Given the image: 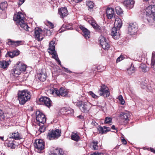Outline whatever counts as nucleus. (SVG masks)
Here are the masks:
<instances>
[{
    "label": "nucleus",
    "instance_id": "052dcab7",
    "mask_svg": "<svg viewBox=\"0 0 155 155\" xmlns=\"http://www.w3.org/2000/svg\"><path fill=\"white\" fill-rule=\"evenodd\" d=\"M107 129H105L106 132L110 130V129L109 127H107Z\"/></svg>",
    "mask_w": 155,
    "mask_h": 155
},
{
    "label": "nucleus",
    "instance_id": "79ce46f5",
    "mask_svg": "<svg viewBox=\"0 0 155 155\" xmlns=\"http://www.w3.org/2000/svg\"><path fill=\"white\" fill-rule=\"evenodd\" d=\"M115 8L116 12L118 15H120L123 13V11L120 7L117 6Z\"/></svg>",
    "mask_w": 155,
    "mask_h": 155
},
{
    "label": "nucleus",
    "instance_id": "f03ea898",
    "mask_svg": "<svg viewBox=\"0 0 155 155\" xmlns=\"http://www.w3.org/2000/svg\"><path fill=\"white\" fill-rule=\"evenodd\" d=\"M13 19L16 21V25L18 27H21L22 29L26 31L29 32L30 29L27 24L25 23V15L21 12H18L16 15H15Z\"/></svg>",
    "mask_w": 155,
    "mask_h": 155
},
{
    "label": "nucleus",
    "instance_id": "8fccbe9b",
    "mask_svg": "<svg viewBox=\"0 0 155 155\" xmlns=\"http://www.w3.org/2000/svg\"><path fill=\"white\" fill-rule=\"evenodd\" d=\"M61 66L62 67V69H64V71L65 72H68V73H72V72L71 71H70V70H69L68 68H66L62 66Z\"/></svg>",
    "mask_w": 155,
    "mask_h": 155
},
{
    "label": "nucleus",
    "instance_id": "6ab92c4d",
    "mask_svg": "<svg viewBox=\"0 0 155 155\" xmlns=\"http://www.w3.org/2000/svg\"><path fill=\"white\" fill-rule=\"evenodd\" d=\"M107 16L109 19H111L114 16V9L112 8H108L106 10Z\"/></svg>",
    "mask_w": 155,
    "mask_h": 155
},
{
    "label": "nucleus",
    "instance_id": "f257e3e1",
    "mask_svg": "<svg viewBox=\"0 0 155 155\" xmlns=\"http://www.w3.org/2000/svg\"><path fill=\"white\" fill-rule=\"evenodd\" d=\"M144 22L150 25L154 23L155 21V5L146 8L142 14Z\"/></svg>",
    "mask_w": 155,
    "mask_h": 155
},
{
    "label": "nucleus",
    "instance_id": "f8f14e48",
    "mask_svg": "<svg viewBox=\"0 0 155 155\" xmlns=\"http://www.w3.org/2000/svg\"><path fill=\"white\" fill-rule=\"evenodd\" d=\"M99 93L101 96L105 95L107 97L110 95V92L108 91V88L105 86L101 87V89L99 91Z\"/></svg>",
    "mask_w": 155,
    "mask_h": 155
},
{
    "label": "nucleus",
    "instance_id": "cd10ccee",
    "mask_svg": "<svg viewBox=\"0 0 155 155\" xmlns=\"http://www.w3.org/2000/svg\"><path fill=\"white\" fill-rule=\"evenodd\" d=\"M119 29H117V28L115 27H114L112 29L111 35L113 36L119 35Z\"/></svg>",
    "mask_w": 155,
    "mask_h": 155
},
{
    "label": "nucleus",
    "instance_id": "c03bdc74",
    "mask_svg": "<svg viewBox=\"0 0 155 155\" xmlns=\"http://www.w3.org/2000/svg\"><path fill=\"white\" fill-rule=\"evenodd\" d=\"M40 126V127L39 128V130L41 132H44L46 130V127L45 126H44L43 124H38Z\"/></svg>",
    "mask_w": 155,
    "mask_h": 155
},
{
    "label": "nucleus",
    "instance_id": "4c0bfd02",
    "mask_svg": "<svg viewBox=\"0 0 155 155\" xmlns=\"http://www.w3.org/2000/svg\"><path fill=\"white\" fill-rule=\"evenodd\" d=\"M9 64L8 62L5 61H3L0 62V67L3 69L7 68Z\"/></svg>",
    "mask_w": 155,
    "mask_h": 155
},
{
    "label": "nucleus",
    "instance_id": "e2e57ef3",
    "mask_svg": "<svg viewBox=\"0 0 155 155\" xmlns=\"http://www.w3.org/2000/svg\"><path fill=\"white\" fill-rule=\"evenodd\" d=\"M4 137L3 136L1 137L0 136V140H1L2 141H4Z\"/></svg>",
    "mask_w": 155,
    "mask_h": 155
},
{
    "label": "nucleus",
    "instance_id": "4468645a",
    "mask_svg": "<svg viewBox=\"0 0 155 155\" xmlns=\"http://www.w3.org/2000/svg\"><path fill=\"white\" fill-rule=\"evenodd\" d=\"M68 10L65 8L62 7L58 9V13L60 16V17L63 18L64 17L68 15Z\"/></svg>",
    "mask_w": 155,
    "mask_h": 155
},
{
    "label": "nucleus",
    "instance_id": "680f3d73",
    "mask_svg": "<svg viewBox=\"0 0 155 155\" xmlns=\"http://www.w3.org/2000/svg\"><path fill=\"white\" fill-rule=\"evenodd\" d=\"M76 3H78L79 2L81 1L82 0H72Z\"/></svg>",
    "mask_w": 155,
    "mask_h": 155
},
{
    "label": "nucleus",
    "instance_id": "a19ab883",
    "mask_svg": "<svg viewBox=\"0 0 155 155\" xmlns=\"http://www.w3.org/2000/svg\"><path fill=\"white\" fill-rule=\"evenodd\" d=\"M7 6V4L6 2H4L0 3V9L3 10L6 8Z\"/></svg>",
    "mask_w": 155,
    "mask_h": 155
},
{
    "label": "nucleus",
    "instance_id": "a211bd4d",
    "mask_svg": "<svg viewBox=\"0 0 155 155\" xmlns=\"http://www.w3.org/2000/svg\"><path fill=\"white\" fill-rule=\"evenodd\" d=\"M80 28L82 31L84 37L86 38H90V31L82 25L80 26Z\"/></svg>",
    "mask_w": 155,
    "mask_h": 155
},
{
    "label": "nucleus",
    "instance_id": "6e6d98bb",
    "mask_svg": "<svg viewBox=\"0 0 155 155\" xmlns=\"http://www.w3.org/2000/svg\"><path fill=\"white\" fill-rule=\"evenodd\" d=\"M0 117H2V118L4 117V113L3 111L1 109H0Z\"/></svg>",
    "mask_w": 155,
    "mask_h": 155
},
{
    "label": "nucleus",
    "instance_id": "423d86ee",
    "mask_svg": "<svg viewBox=\"0 0 155 155\" xmlns=\"http://www.w3.org/2000/svg\"><path fill=\"white\" fill-rule=\"evenodd\" d=\"M35 150L39 153H41V151L45 148V143L41 139L36 140L34 143Z\"/></svg>",
    "mask_w": 155,
    "mask_h": 155
},
{
    "label": "nucleus",
    "instance_id": "37998d69",
    "mask_svg": "<svg viewBox=\"0 0 155 155\" xmlns=\"http://www.w3.org/2000/svg\"><path fill=\"white\" fill-rule=\"evenodd\" d=\"M104 123L105 124H111L112 123V118L110 117H106L105 119Z\"/></svg>",
    "mask_w": 155,
    "mask_h": 155
},
{
    "label": "nucleus",
    "instance_id": "4be33fe9",
    "mask_svg": "<svg viewBox=\"0 0 155 155\" xmlns=\"http://www.w3.org/2000/svg\"><path fill=\"white\" fill-rule=\"evenodd\" d=\"M122 22L120 18L118 16L115 18L114 25L118 28H120L122 26Z\"/></svg>",
    "mask_w": 155,
    "mask_h": 155
},
{
    "label": "nucleus",
    "instance_id": "4d7b16f0",
    "mask_svg": "<svg viewBox=\"0 0 155 155\" xmlns=\"http://www.w3.org/2000/svg\"><path fill=\"white\" fill-rule=\"evenodd\" d=\"M48 24L50 26V27L51 28H53L54 27V25L52 23L48 21Z\"/></svg>",
    "mask_w": 155,
    "mask_h": 155
},
{
    "label": "nucleus",
    "instance_id": "c9c22d12",
    "mask_svg": "<svg viewBox=\"0 0 155 155\" xmlns=\"http://www.w3.org/2000/svg\"><path fill=\"white\" fill-rule=\"evenodd\" d=\"M98 142L96 141H92L90 144V147L94 150H96L98 149Z\"/></svg>",
    "mask_w": 155,
    "mask_h": 155
},
{
    "label": "nucleus",
    "instance_id": "f3484780",
    "mask_svg": "<svg viewBox=\"0 0 155 155\" xmlns=\"http://www.w3.org/2000/svg\"><path fill=\"white\" fill-rule=\"evenodd\" d=\"M10 135L11 136L10 138H12L15 140H18L22 138L21 134L16 131L10 133Z\"/></svg>",
    "mask_w": 155,
    "mask_h": 155
},
{
    "label": "nucleus",
    "instance_id": "de8ad7c7",
    "mask_svg": "<svg viewBox=\"0 0 155 155\" xmlns=\"http://www.w3.org/2000/svg\"><path fill=\"white\" fill-rule=\"evenodd\" d=\"M15 56L12 51L8 52L5 55V57H9L11 58H13Z\"/></svg>",
    "mask_w": 155,
    "mask_h": 155
},
{
    "label": "nucleus",
    "instance_id": "7c9ffc66",
    "mask_svg": "<svg viewBox=\"0 0 155 155\" xmlns=\"http://www.w3.org/2000/svg\"><path fill=\"white\" fill-rule=\"evenodd\" d=\"M71 138L72 140L76 141H78L80 140V137L78 133H72L71 135Z\"/></svg>",
    "mask_w": 155,
    "mask_h": 155
},
{
    "label": "nucleus",
    "instance_id": "ddd939ff",
    "mask_svg": "<svg viewBox=\"0 0 155 155\" xmlns=\"http://www.w3.org/2000/svg\"><path fill=\"white\" fill-rule=\"evenodd\" d=\"M22 41H14L10 39H8V40L7 43L9 45H12L13 47H17L22 44Z\"/></svg>",
    "mask_w": 155,
    "mask_h": 155
},
{
    "label": "nucleus",
    "instance_id": "b1692460",
    "mask_svg": "<svg viewBox=\"0 0 155 155\" xmlns=\"http://www.w3.org/2000/svg\"><path fill=\"white\" fill-rule=\"evenodd\" d=\"M48 52L52 55V58L54 59L58 62V64L61 66V61L59 60L58 57L57 53L55 51V50L54 51V52H51V51H49Z\"/></svg>",
    "mask_w": 155,
    "mask_h": 155
},
{
    "label": "nucleus",
    "instance_id": "ea45409f",
    "mask_svg": "<svg viewBox=\"0 0 155 155\" xmlns=\"http://www.w3.org/2000/svg\"><path fill=\"white\" fill-rule=\"evenodd\" d=\"M107 129V127L104 126L103 127H100L98 129V130L99 133L102 134H104L106 133L105 129Z\"/></svg>",
    "mask_w": 155,
    "mask_h": 155
},
{
    "label": "nucleus",
    "instance_id": "5701e85b",
    "mask_svg": "<svg viewBox=\"0 0 155 155\" xmlns=\"http://www.w3.org/2000/svg\"><path fill=\"white\" fill-rule=\"evenodd\" d=\"M15 141H9L8 140H5V143L8 147L12 149H14L15 148L16 145L15 143Z\"/></svg>",
    "mask_w": 155,
    "mask_h": 155
},
{
    "label": "nucleus",
    "instance_id": "39448f33",
    "mask_svg": "<svg viewBox=\"0 0 155 155\" xmlns=\"http://www.w3.org/2000/svg\"><path fill=\"white\" fill-rule=\"evenodd\" d=\"M61 130L56 129L49 130L47 135V138L50 140H56L61 136Z\"/></svg>",
    "mask_w": 155,
    "mask_h": 155
},
{
    "label": "nucleus",
    "instance_id": "5fc2aeb1",
    "mask_svg": "<svg viewBox=\"0 0 155 155\" xmlns=\"http://www.w3.org/2000/svg\"><path fill=\"white\" fill-rule=\"evenodd\" d=\"M25 0H20L18 2V4L20 6L21 5L25 2Z\"/></svg>",
    "mask_w": 155,
    "mask_h": 155
},
{
    "label": "nucleus",
    "instance_id": "a18cd8bd",
    "mask_svg": "<svg viewBox=\"0 0 155 155\" xmlns=\"http://www.w3.org/2000/svg\"><path fill=\"white\" fill-rule=\"evenodd\" d=\"M117 99L119 100L121 104L123 105L124 104L125 102V101L122 95H119Z\"/></svg>",
    "mask_w": 155,
    "mask_h": 155
},
{
    "label": "nucleus",
    "instance_id": "dca6fc26",
    "mask_svg": "<svg viewBox=\"0 0 155 155\" xmlns=\"http://www.w3.org/2000/svg\"><path fill=\"white\" fill-rule=\"evenodd\" d=\"M89 22L95 30L97 31H100L101 27L95 22L94 20L92 19L90 21L89 20Z\"/></svg>",
    "mask_w": 155,
    "mask_h": 155
},
{
    "label": "nucleus",
    "instance_id": "20e7f679",
    "mask_svg": "<svg viewBox=\"0 0 155 155\" xmlns=\"http://www.w3.org/2000/svg\"><path fill=\"white\" fill-rule=\"evenodd\" d=\"M76 105L82 112L85 113H88L91 107V104L87 101H80L77 102Z\"/></svg>",
    "mask_w": 155,
    "mask_h": 155
},
{
    "label": "nucleus",
    "instance_id": "69168bd1",
    "mask_svg": "<svg viewBox=\"0 0 155 155\" xmlns=\"http://www.w3.org/2000/svg\"><path fill=\"white\" fill-rule=\"evenodd\" d=\"M78 117L81 119H83L84 118L83 116L82 115H79Z\"/></svg>",
    "mask_w": 155,
    "mask_h": 155
},
{
    "label": "nucleus",
    "instance_id": "9d476101",
    "mask_svg": "<svg viewBox=\"0 0 155 155\" xmlns=\"http://www.w3.org/2000/svg\"><path fill=\"white\" fill-rule=\"evenodd\" d=\"M39 101L49 107L51 105V101L50 98L46 97H43L39 99Z\"/></svg>",
    "mask_w": 155,
    "mask_h": 155
},
{
    "label": "nucleus",
    "instance_id": "0eeeda50",
    "mask_svg": "<svg viewBox=\"0 0 155 155\" xmlns=\"http://www.w3.org/2000/svg\"><path fill=\"white\" fill-rule=\"evenodd\" d=\"M34 34L33 36L38 41H41L44 38V32L41 29L38 28H36L33 33Z\"/></svg>",
    "mask_w": 155,
    "mask_h": 155
},
{
    "label": "nucleus",
    "instance_id": "2eb2a0df",
    "mask_svg": "<svg viewBox=\"0 0 155 155\" xmlns=\"http://www.w3.org/2000/svg\"><path fill=\"white\" fill-rule=\"evenodd\" d=\"M134 3L133 0H125L123 4L127 9H131L133 7Z\"/></svg>",
    "mask_w": 155,
    "mask_h": 155
},
{
    "label": "nucleus",
    "instance_id": "a878e982",
    "mask_svg": "<svg viewBox=\"0 0 155 155\" xmlns=\"http://www.w3.org/2000/svg\"><path fill=\"white\" fill-rule=\"evenodd\" d=\"M61 110L63 111L64 114H72L74 113V110L70 108L64 107Z\"/></svg>",
    "mask_w": 155,
    "mask_h": 155
},
{
    "label": "nucleus",
    "instance_id": "e433bc0d",
    "mask_svg": "<svg viewBox=\"0 0 155 155\" xmlns=\"http://www.w3.org/2000/svg\"><path fill=\"white\" fill-rule=\"evenodd\" d=\"M86 5L88 8V9H92L94 6V3L93 2L90 1H86Z\"/></svg>",
    "mask_w": 155,
    "mask_h": 155
},
{
    "label": "nucleus",
    "instance_id": "2f4dec72",
    "mask_svg": "<svg viewBox=\"0 0 155 155\" xmlns=\"http://www.w3.org/2000/svg\"><path fill=\"white\" fill-rule=\"evenodd\" d=\"M38 79L41 81H44L46 79V76L45 74L43 72L38 74Z\"/></svg>",
    "mask_w": 155,
    "mask_h": 155
},
{
    "label": "nucleus",
    "instance_id": "338daca9",
    "mask_svg": "<svg viewBox=\"0 0 155 155\" xmlns=\"http://www.w3.org/2000/svg\"><path fill=\"white\" fill-rule=\"evenodd\" d=\"M33 31H30V32H29V34L30 35H31V34H32V32H33Z\"/></svg>",
    "mask_w": 155,
    "mask_h": 155
},
{
    "label": "nucleus",
    "instance_id": "7ed1b4c3",
    "mask_svg": "<svg viewBox=\"0 0 155 155\" xmlns=\"http://www.w3.org/2000/svg\"><path fill=\"white\" fill-rule=\"evenodd\" d=\"M18 99L21 105L24 104L31 98L30 92L27 90L19 91L18 92Z\"/></svg>",
    "mask_w": 155,
    "mask_h": 155
},
{
    "label": "nucleus",
    "instance_id": "412c9836",
    "mask_svg": "<svg viewBox=\"0 0 155 155\" xmlns=\"http://www.w3.org/2000/svg\"><path fill=\"white\" fill-rule=\"evenodd\" d=\"M121 118L125 121H127L130 117L129 113L127 111L121 112L120 115Z\"/></svg>",
    "mask_w": 155,
    "mask_h": 155
},
{
    "label": "nucleus",
    "instance_id": "f704fd0d",
    "mask_svg": "<svg viewBox=\"0 0 155 155\" xmlns=\"http://www.w3.org/2000/svg\"><path fill=\"white\" fill-rule=\"evenodd\" d=\"M53 154V155H64V152L61 149H55Z\"/></svg>",
    "mask_w": 155,
    "mask_h": 155
},
{
    "label": "nucleus",
    "instance_id": "1a4fd4ad",
    "mask_svg": "<svg viewBox=\"0 0 155 155\" xmlns=\"http://www.w3.org/2000/svg\"><path fill=\"white\" fill-rule=\"evenodd\" d=\"M36 115V120L38 124H44L46 123V119L44 114L39 111H37Z\"/></svg>",
    "mask_w": 155,
    "mask_h": 155
},
{
    "label": "nucleus",
    "instance_id": "c756f323",
    "mask_svg": "<svg viewBox=\"0 0 155 155\" xmlns=\"http://www.w3.org/2000/svg\"><path fill=\"white\" fill-rule=\"evenodd\" d=\"M21 73V72L18 66L12 71V74L14 76H16V75H18Z\"/></svg>",
    "mask_w": 155,
    "mask_h": 155
},
{
    "label": "nucleus",
    "instance_id": "393cba45",
    "mask_svg": "<svg viewBox=\"0 0 155 155\" xmlns=\"http://www.w3.org/2000/svg\"><path fill=\"white\" fill-rule=\"evenodd\" d=\"M59 96L65 97L68 94V91L66 89L63 87H61L59 90Z\"/></svg>",
    "mask_w": 155,
    "mask_h": 155
},
{
    "label": "nucleus",
    "instance_id": "3c124183",
    "mask_svg": "<svg viewBox=\"0 0 155 155\" xmlns=\"http://www.w3.org/2000/svg\"><path fill=\"white\" fill-rule=\"evenodd\" d=\"M44 33L45 32H46V35L50 36L51 35V32L49 30H46L44 31Z\"/></svg>",
    "mask_w": 155,
    "mask_h": 155
},
{
    "label": "nucleus",
    "instance_id": "774afa93",
    "mask_svg": "<svg viewBox=\"0 0 155 155\" xmlns=\"http://www.w3.org/2000/svg\"><path fill=\"white\" fill-rule=\"evenodd\" d=\"M62 31H62V30H61V31H60V32H62Z\"/></svg>",
    "mask_w": 155,
    "mask_h": 155
},
{
    "label": "nucleus",
    "instance_id": "bf43d9fd",
    "mask_svg": "<svg viewBox=\"0 0 155 155\" xmlns=\"http://www.w3.org/2000/svg\"><path fill=\"white\" fill-rule=\"evenodd\" d=\"M150 150L151 152L155 153V150L153 148L151 147L150 148Z\"/></svg>",
    "mask_w": 155,
    "mask_h": 155
},
{
    "label": "nucleus",
    "instance_id": "864d4df0",
    "mask_svg": "<svg viewBox=\"0 0 155 155\" xmlns=\"http://www.w3.org/2000/svg\"><path fill=\"white\" fill-rule=\"evenodd\" d=\"M123 59V56H120L117 59V62H118L122 60Z\"/></svg>",
    "mask_w": 155,
    "mask_h": 155
},
{
    "label": "nucleus",
    "instance_id": "aec40b11",
    "mask_svg": "<svg viewBox=\"0 0 155 155\" xmlns=\"http://www.w3.org/2000/svg\"><path fill=\"white\" fill-rule=\"evenodd\" d=\"M139 70L142 72L145 73L149 70V68L144 63H142L139 66Z\"/></svg>",
    "mask_w": 155,
    "mask_h": 155
},
{
    "label": "nucleus",
    "instance_id": "49530a36",
    "mask_svg": "<svg viewBox=\"0 0 155 155\" xmlns=\"http://www.w3.org/2000/svg\"><path fill=\"white\" fill-rule=\"evenodd\" d=\"M88 93L93 98L97 99L98 97V96L95 94L92 91H90Z\"/></svg>",
    "mask_w": 155,
    "mask_h": 155
},
{
    "label": "nucleus",
    "instance_id": "0e129e2a",
    "mask_svg": "<svg viewBox=\"0 0 155 155\" xmlns=\"http://www.w3.org/2000/svg\"><path fill=\"white\" fill-rule=\"evenodd\" d=\"M111 128L113 130H115V126L114 125H113L111 127Z\"/></svg>",
    "mask_w": 155,
    "mask_h": 155
},
{
    "label": "nucleus",
    "instance_id": "bb28decb",
    "mask_svg": "<svg viewBox=\"0 0 155 155\" xmlns=\"http://www.w3.org/2000/svg\"><path fill=\"white\" fill-rule=\"evenodd\" d=\"M55 43L54 41H51L49 44V47L48 49V51H51V52H54L55 51Z\"/></svg>",
    "mask_w": 155,
    "mask_h": 155
},
{
    "label": "nucleus",
    "instance_id": "603ef678",
    "mask_svg": "<svg viewBox=\"0 0 155 155\" xmlns=\"http://www.w3.org/2000/svg\"><path fill=\"white\" fill-rule=\"evenodd\" d=\"M15 56L18 55L19 54V51H12Z\"/></svg>",
    "mask_w": 155,
    "mask_h": 155
},
{
    "label": "nucleus",
    "instance_id": "72a5a7b5",
    "mask_svg": "<svg viewBox=\"0 0 155 155\" xmlns=\"http://www.w3.org/2000/svg\"><path fill=\"white\" fill-rule=\"evenodd\" d=\"M127 73L129 75H131L135 72V69L132 64H131L130 67L127 69Z\"/></svg>",
    "mask_w": 155,
    "mask_h": 155
},
{
    "label": "nucleus",
    "instance_id": "6e6552de",
    "mask_svg": "<svg viewBox=\"0 0 155 155\" xmlns=\"http://www.w3.org/2000/svg\"><path fill=\"white\" fill-rule=\"evenodd\" d=\"M99 40L102 48L105 50H108L110 47L109 40L105 37L101 35L99 38Z\"/></svg>",
    "mask_w": 155,
    "mask_h": 155
},
{
    "label": "nucleus",
    "instance_id": "09e8293b",
    "mask_svg": "<svg viewBox=\"0 0 155 155\" xmlns=\"http://www.w3.org/2000/svg\"><path fill=\"white\" fill-rule=\"evenodd\" d=\"M147 91H149L152 92H153V88L151 87L150 85H148L147 87Z\"/></svg>",
    "mask_w": 155,
    "mask_h": 155
},
{
    "label": "nucleus",
    "instance_id": "58836bf2",
    "mask_svg": "<svg viewBox=\"0 0 155 155\" xmlns=\"http://www.w3.org/2000/svg\"><path fill=\"white\" fill-rule=\"evenodd\" d=\"M18 66L21 72L25 71L27 68V66L26 65L21 64V65H18Z\"/></svg>",
    "mask_w": 155,
    "mask_h": 155
},
{
    "label": "nucleus",
    "instance_id": "13d9d810",
    "mask_svg": "<svg viewBox=\"0 0 155 155\" xmlns=\"http://www.w3.org/2000/svg\"><path fill=\"white\" fill-rule=\"evenodd\" d=\"M121 140H122V142H123V143H124L125 144H127V141L124 138H123V139H122Z\"/></svg>",
    "mask_w": 155,
    "mask_h": 155
},
{
    "label": "nucleus",
    "instance_id": "9b49d317",
    "mask_svg": "<svg viewBox=\"0 0 155 155\" xmlns=\"http://www.w3.org/2000/svg\"><path fill=\"white\" fill-rule=\"evenodd\" d=\"M137 31V28L134 24H130L128 26V33L130 35H135Z\"/></svg>",
    "mask_w": 155,
    "mask_h": 155
},
{
    "label": "nucleus",
    "instance_id": "c85d7f7f",
    "mask_svg": "<svg viewBox=\"0 0 155 155\" xmlns=\"http://www.w3.org/2000/svg\"><path fill=\"white\" fill-rule=\"evenodd\" d=\"M54 96H59V90L57 88H53L52 89H51L49 91Z\"/></svg>",
    "mask_w": 155,
    "mask_h": 155
},
{
    "label": "nucleus",
    "instance_id": "473e14b6",
    "mask_svg": "<svg viewBox=\"0 0 155 155\" xmlns=\"http://www.w3.org/2000/svg\"><path fill=\"white\" fill-rule=\"evenodd\" d=\"M151 67L155 71V52H153L152 54Z\"/></svg>",
    "mask_w": 155,
    "mask_h": 155
}]
</instances>
